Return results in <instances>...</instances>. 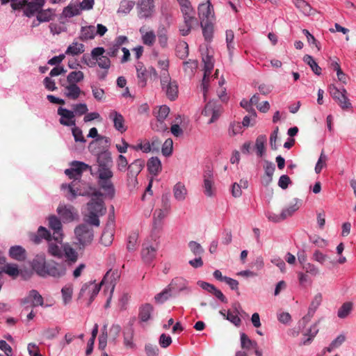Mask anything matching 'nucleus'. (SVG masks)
I'll list each match as a JSON object with an SVG mask.
<instances>
[{
    "mask_svg": "<svg viewBox=\"0 0 356 356\" xmlns=\"http://www.w3.org/2000/svg\"><path fill=\"white\" fill-rule=\"evenodd\" d=\"M118 277V273L109 270L106 272L99 284L93 282L83 284L81 289V294L83 295L85 293H88L90 296L89 304H90L99 293L102 286H104L107 290H111V293H113Z\"/></svg>",
    "mask_w": 356,
    "mask_h": 356,
    "instance_id": "f257e3e1",
    "label": "nucleus"
},
{
    "mask_svg": "<svg viewBox=\"0 0 356 356\" xmlns=\"http://www.w3.org/2000/svg\"><path fill=\"white\" fill-rule=\"evenodd\" d=\"M91 196V200L87 204L88 211L87 222L91 225L98 227L99 225V216L105 214L106 209L103 200L102 193L97 191Z\"/></svg>",
    "mask_w": 356,
    "mask_h": 356,
    "instance_id": "f03ea898",
    "label": "nucleus"
},
{
    "mask_svg": "<svg viewBox=\"0 0 356 356\" xmlns=\"http://www.w3.org/2000/svg\"><path fill=\"white\" fill-rule=\"evenodd\" d=\"M172 207L169 195L163 194L161 198V206L156 209L152 214V229L158 232L162 229L164 220L171 213Z\"/></svg>",
    "mask_w": 356,
    "mask_h": 356,
    "instance_id": "7ed1b4c3",
    "label": "nucleus"
},
{
    "mask_svg": "<svg viewBox=\"0 0 356 356\" xmlns=\"http://www.w3.org/2000/svg\"><path fill=\"white\" fill-rule=\"evenodd\" d=\"M61 189L68 191L69 195H67V198L70 201H72L77 196H90L93 194V192L95 193L97 191L95 188L81 180H73L69 184H63L61 185Z\"/></svg>",
    "mask_w": 356,
    "mask_h": 356,
    "instance_id": "20e7f679",
    "label": "nucleus"
},
{
    "mask_svg": "<svg viewBox=\"0 0 356 356\" xmlns=\"http://www.w3.org/2000/svg\"><path fill=\"white\" fill-rule=\"evenodd\" d=\"M106 50L102 47H95L91 50L90 56L95 60L96 65H97L101 71L97 72L99 80L104 81L106 79L108 70L111 66V61L107 56H104Z\"/></svg>",
    "mask_w": 356,
    "mask_h": 356,
    "instance_id": "39448f33",
    "label": "nucleus"
},
{
    "mask_svg": "<svg viewBox=\"0 0 356 356\" xmlns=\"http://www.w3.org/2000/svg\"><path fill=\"white\" fill-rule=\"evenodd\" d=\"M160 84L161 90L171 101L175 100L178 97L179 86L177 81L172 80L169 73L160 75Z\"/></svg>",
    "mask_w": 356,
    "mask_h": 356,
    "instance_id": "423d86ee",
    "label": "nucleus"
},
{
    "mask_svg": "<svg viewBox=\"0 0 356 356\" xmlns=\"http://www.w3.org/2000/svg\"><path fill=\"white\" fill-rule=\"evenodd\" d=\"M90 225V224H81L74 229V234L80 248H83L90 245L93 240L94 232Z\"/></svg>",
    "mask_w": 356,
    "mask_h": 356,
    "instance_id": "0eeeda50",
    "label": "nucleus"
},
{
    "mask_svg": "<svg viewBox=\"0 0 356 356\" xmlns=\"http://www.w3.org/2000/svg\"><path fill=\"white\" fill-rule=\"evenodd\" d=\"M181 10L184 24L180 26L179 31L181 35L186 36L189 34L193 24L197 22V19L195 17V10L191 3H189V5L184 4V6L181 7Z\"/></svg>",
    "mask_w": 356,
    "mask_h": 356,
    "instance_id": "6e6552de",
    "label": "nucleus"
},
{
    "mask_svg": "<svg viewBox=\"0 0 356 356\" xmlns=\"http://www.w3.org/2000/svg\"><path fill=\"white\" fill-rule=\"evenodd\" d=\"M138 17L140 19H147L153 17L156 10L154 0H138L136 3Z\"/></svg>",
    "mask_w": 356,
    "mask_h": 356,
    "instance_id": "1a4fd4ad",
    "label": "nucleus"
},
{
    "mask_svg": "<svg viewBox=\"0 0 356 356\" xmlns=\"http://www.w3.org/2000/svg\"><path fill=\"white\" fill-rule=\"evenodd\" d=\"M329 92L332 97L337 102L342 109H348L353 107L347 97V91L344 88L339 89L336 86L332 84L329 86Z\"/></svg>",
    "mask_w": 356,
    "mask_h": 356,
    "instance_id": "9d476101",
    "label": "nucleus"
},
{
    "mask_svg": "<svg viewBox=\"0 0 356 356\" xmlns=\"http://www.w3.org/2000/svg\"><path fill=\"white\" fill-rule=\"evenodd\" d=\"M168 286L173 296H177L181 293L188 295L192 292V287L189 286V282L183 277L173 278Z\"/></svg>",
    "mask_w": 356,
    "mask_h": 356,
    "instance_id": "9b49d317",
    "label": "nucleus"
},
{
    "mask_svg": "<svg viewBox=\"0 0 356 356\" xmlns=\"http://www.w3.org/2000/svg\"><path fill=\"white\" fill-rule=\"evenodd\" d=\"M66 266V263L63 261H48L47 268L45 272V277L50 276L54 278H60L65 276L67 273Z\"/></svg>",
    "mask_w": 356,
    "mask_h": 356,
    "instance_id": "f8f14e48",
    "label": "nucleus"
},
{
    "mask_svg": "<svg viewBox=\"0 0 356 356\" xmlns=\"http://www.w3.org/2000/svg\"><path fill=\"white\" fill-rule=\"evenodd\" d=\"M145 166V161L137 159L131 163L127 169V181L129 184L135 186L137 184V176Z\"/></svg>",
    "mask_w": 356,
    "mask_h": 356,
    "instance_id": "ddd939ff",
    "label": "nucleus"
},
{
    "mask_svg": "<svg viewBox=\"0 0 356 356\" xmlns=\"http://www.w3.org/2000/svg\"><path fill=\"white\" fill-rule=\"evenodd\" d=\"M203 62H204V76L201 84L202 90L203 91V95L204 97H206V93L208 91L209 89V76L211 74V72L213 69V58L209 55H207L206 57L203 58Z\"/></svg>",
    "mask_w": 356,
    "mask_h": 356,
    "instance_id": "4468645a",
    "label": "nucleus"
},
{
    "mask_svg": "<svg viewBox=\"0 0 356 356\" xmlns=\"http://www.w3.org/2000/svg\"><path fill=\"white\" fill-rule=\"evenodd\" d=\"M322 300L323 296L321 293H318L314 296L308 308L307 314L302 317L299 323L300 324H302V326H305L311 321L317 309L321 305Z\"/></svg>",
    "mask_w": 356,
    "mask_h": 356,
    "instance_id": "2eb2a0df",
    "label": "nucleus"
},
{
    "mask_svg": "<svg viewBox=\"0 0 356 356\" xmlns=\"http://www.w3.org/2000/svg\"><path fill=\"white\" fill-rule=\"evenodd\" d=\"M49 227L53 231L51 234L54 241L58 243L63 241V234L62 229V224L60 219L56 216H50L48 218Z\"/></svg>",
    "mask_w": 356,
    "mask_h": 356,
    "instance_id": "dca6fc26",
    "label": "nucleus"
},
{
    "mask_svg": "<svg viewBox=\"0 0 356 356\" xmlns=\"http://www.w3.org/2000/svg\"><path fill=\"white\" fill-rule=\"evenodd\" d=\"M57 213L64 222H71L78 217V213L72 205L59 204L57 208Z\"/></svg>",
    "mask_w": 356,
    "mask_h": 356,
    "instance_id": "f3484780",
    "label": "nucleus"
},
{
    "mask_svg": "<svg viewBox=\"0 0 356 356\" xmlns=\"http://www.w3.org/2000/svg\"><path fill=\"white\" fill-rule=\"evenodd\" d=\"M57 113L60 116L59 120L60 124L66 127H72L76 124L74 112L60 106L57 110Z\"/></svg>",
    "mask_w": 356,
    "mask_h": 356,
    "instance_id": "a211bd4d",
    "label": "nucleus"
},
{
    "mask_svg": "<svg viewBox=\"0 0 356 356\" xmlns=\"http://www.w3.org/2000/svg\"><path fill=\"white\" fill-rule=\"evenodd\" d=\"M22 1L25 2L24 15L28 17H33L35 13L38 14L45 3V0H33L32 1L22 0Z\"/></svg>",
    "mask_w": 356,
    "mask_h": 356,
    "instance_id": "6ab92c4d",
    "label": "nucleus"
},
{
    "mask_svg": "<svg viewBox=\"0 0 356 356\" xmlns=\"http://www.w3.org/2000/svg\"><path fill=\"white\" fill-rule=\"evenodd\" d=\"M47 265L48 262H47L45 256L43 254L36 255L31 262L33 270L42 277H45Z\"/></svg>",
    "mask_w": 356,
    "mask_h": 356,
    "instance_id": "aec40b11",
    "label": "nucleus"
},
{
    "mask_svg": "<svg viewBox=\"0 0 356 356\" xmlns=\"http://www.w3.org/2000/svg\"><path fill=\"white\" fill-rule=\"evenodd\" d=\"M202 115L204 116H211L208 121V124H212L215 122L220 117V107L216 104V103L209 102L202 111Z\"/></svg>",
    "mask_w": 356,
    "mask_h": 356,
    "instance_id": "412c9836",
    "label": "nucleus"
},
{
    "mask_svg": "<svg viewBox=\"0 0 356 356\" xmlns=\"http://www.w3.org/2000/svg\"><path fill=\"white\" fill-rule=\"evenodd\" d=\"M21 303L24 305L31 303V306L33 307L38 306H44L43 297L39 293V292L37 290L35 289L31 290L29 292L27 296L21 300Z\"/></svg>",
    "mask_w": 356,
    "mask_h": 356,
    "instance_id": "4be33fe9",
    "label": "nucleus"
},
{
    "mask_svg": "<svg viewBox=\"0 0 356 356\" xmlns=\"http://www.w3.org/2000/svg\"><path fill=\"white\" fill-rule=\"evenodd\" d=\"M158 247L144 243L141 250V257L145 264H150L156 257Z\"/></svg>",
    "mask_w": 356,
    "mask_h": 356,
    "instance_id": "5701e85b",
    "label": "nucleus"
},
{
    "mask_svg": "<svg viewBox=\"0 0 356 356\" xmlns=\"http://www.w3.org/2000/svg\"><path fill=\"white\" fill-rule=\"evenodd\" d=\"M109 119L113 122L114 128L120 133L127 131V127L124 124V118L119 112L112 110L108 115Z\"/></svg>",
    "mask_w": 356,
    "mask_h": 356,
    "instance_id": "b1692460",
    "label": "nucleus"
},
{
    "mask_svg": "<svg viewBox=\"0 0 356 356\" xmlns=\"http://www.w3.org/2000/svg\"><path fill=\"white\" fill-rule=\"evenodd\" d=\"M170 113V108L166 105L161 106L155 113L156 120L160 123L159 128H154L156 131H164L168 129L167 125L164 123L165 120Z\"/></svg>",
    "mask_w": 356,
    "mask_h": 356,
    "instance_id": "393cba45",
    "label": "nucleus"
},
{
    "mask_svg": "<svg viewBox=\"0 0 356 356\" xmlns=\"http://www.w3.org/2000/svg\"><path fill=\"white\" fill-rule=\"evenodd\" d=\"M198 15L200 22L212 21L213 14L212 13V6L209 0L207 3H200L198 6Z\"/></svg>",
    "mask_w": 356,
    "mask_h": 356,
    "instance_id": "a878e982",
    "label": "nucleus"
},
{
    "mask_svg": "<svg viewBox=\"0 0 356 356\" xmlns=\"http://www.w3.org/2000/svg\"><path fill=\"white\" fill-rule=\"evenodd\" d=\"M97 184L101 190L103 191V196L112 199L115 195V187L111 179H97Z\"/></svg>",
    "mask_w": 356,
    "mask_h": 356,
    "instance_id": "bb28decb",
    "label": "nucleus"
},
{
    "mask_svg": "<svg viewBox=\"0 0 356 356\" xmlns=\"http://www.w3.org/2000/svg\"><path fill=\"white\" fill-rule=\"evenodd\" d=\"M114 224L113 221L109 222L107 223L106 227L104 228L101 238L100 242L104 246H109L112 244L113 241L114 236Z\"/></svg>",
    "mask_w": 356,
    "mask_h": 356,
    "instance_id": "cd10ccee",
    "label": "nucleus"
},
{
    "mask_svg": "<svg viewBox=\"0 0 356 356\" xmlns=\"http://www.w3.org/2000/svg\"><path fill=\"white\" fill-rule=\"evenodd\" d=\"M63 248V254L65 257V261L64 262L66 263V266H72L78 259V252L68 243H65L62 245Z\"/></svg>",
    "mask_w": 356,
    "mask_h": 356,
    "instance_id": "c85d7f7f",
    "label": "nucleus"
},
{
    "mask_svg": "<svg viewBox=\"0 0 356 356\" xmlns=\"http://www.w3.org/2000/svg\"><path fill=\"white\" fill-rule=\"evenodd\" d=\"M204 193L207 197H212L214 195V179L213 172L211 170H207L204 174Z\"/></svg>",
    "mask_w": 356,
    "mask_h": 356,
    "instance_id": "c756f323",
    "label": "nucleus"
},
{
    "mask_svg": "<svg viewBox=\"0 0 356 356\" xmlns=\"http://www.w3.org/2000/svg\"><path fill=\"white\" fill-rule=\"evenodd\" d=\"M172 193L175 200L177 202H184L188 197V190L181 181H178L174 185Z\"/></svg>",
    "mask_w": 356,
    "mask_h": 356,
    "instance_id": "7c9ffc66",
    "label": "nucleus"
},
{
    "mask_svg": "<svg viewBox=\"0 0 356 356\" xmlns=\"http://www.w3.org/2000/svg\"><path fill=\"white\" fill-rule=\"evenodd\" d=\"M51 236L50 232L47 228L40 226L37 233L31 234L30 238L35 244H39L42 239H45L47 241H49Z\"/></svg>",
    "mask_w": 356,
    "mask_h": 356,
    "instance_id": "2f4dec72",
    "label": "nucleus"
},
{
    "mask_svg": "<svg viewBox=\"0 0 356 356\" xmlns=\"http://www.w3.org/2000/svg\"><path fill=\"white\" fill-rule=\"evenodd\" d=\"M136 75L138 81V86L144 88L147 86V70L141 62H138L136 65Z\"/></svg>",
    "mask_w": 356,
    "mask_h": 356,
    "instance_id": "473e14b6",
    "label": "nucleus"
},
{
    "mask_svg": "<svg viewBox=\"0 0 356 356\" xmlns=\"http://www.w3.org/2000/svg\"><path fill=\"white\" fill-rule=\"evenodd\" d=\"M48 242V253L56 258L61 259L63 257V248L60 247L59 245L61 244L62 242L58 243L54 240L52 236H51V239L47 241Z\"/></svg>",
    "mask_w": 356,
    "mask_h": 356,
    "instance_id": "72a5a7b5",
    "label": "nucleus"
},
{
    "mask_svg": "<svg viewBox=\"0 0 356 356\" xmlns=\"http://www.w3.org/2000/svg\"><path fill=\"white\" fill-rule=\"evenodd\" d=\"M81 92V90L77 84L68 83L64 86V95L70 99H77Z\"/></svg>",
    "mask_w": 356,
    "mask_h": 356,
    "instance_id": "f704fd0d",
    "label": "nucleus"
},
{
    "mask_svg": "<svg viewBox=\"0 0 356 356\" xmlns=\"http://www.w3.org/2000/svg\"><path fill=\"white\" fill-rule=\"evenodd\" d=\"M134 330L131 326L126 328L123 332V344L129 349H135L136 345L134 341Z\"/></svg>",
    "mask_w": 356,
    "mask_h": 356,
    "instance_id": "c9c22d12",
    "label": "nucleus"
},
{
    "mask_svg": "<svg viewBox=\"0 0 356 356\" xmlns=\"http://www.w3.org/2000/svg\"><path fill=\"white\" fill-rule=\"evenodd\" d=\"M97 162L98 168L112 167L113 160L111 152L106 150L99 153L97 157Z\"/></svg>",
    "mask_w": 356,
    "mask_h": 356,
    "instance_id": "e433bc0d",
    "label": "nucleus"
},
{
    "mask_svg": "<svg viewBox=\"0 0 356 356\" xmlns=\"http://www.w3.org/2000/svg\"><path fill=\"white\" fill-rule=\"evenodd\" d=\"M96 36V29L95 26L90 25L82 26L80 31L79 39L81 41L92 40Z\"/></svg>",
    "mask_w": 356,
    "mask_h": 356,
    "instance_id": "4c0bfd02",
    "label": "nucleus"
},
{
    "mask_svg": "<svg viewBox=\"0 0 356 356\" xmlns=\"http://www.w3.org/2000/svg\"><path fill=\"white\" fill-rule=\"evenodd\" d=\"M147 165L149 172L153 175H157L162 169L161 160L156 156L151 157Z\"/></svg>",
    "mask_w": 356,
    "mask_h": 356,
    "instance_id": "58836bf2",
    "label": "nucleus"
},
{
    "mask_svg": "<svg viewBox=\"0 0 356 356\" xmlns=\"http://www.w3.org/2000/svg\"><path fill=\"white\" fill-rule=\"evenodd\" d=\"M9 255L15 260L23 261L26 258V250L20 245H14L10 248Z\"/></svg>",
    "mask_w": 356,
    "mask_h": 356,
    "instance_id": "ea45409f",
    "label": "nucleus"
},
{
    "mask_svg": "<svg viewBox=\"0 0 356 356\" xmlns=\"http://www.w3.org/2000/svg\"><path fill=\"white\" fill-rule=\"evenodd\" d=\"M89 169L92 171V167L84 162L74 161L71 163V168L67 169V172H77L80 176L83 171Z\"/></svg>",
    "mask_w": 356,
    "mask_h": 356,
    "instance_id": "a19ab883",
    "label": "nucleus"
},
{
    "mask_svg": "<svg viewBox=\"0 0 356 356\" xmlns=\"http://www.w3.org/2000/svg\"><path fill=\"white\" fill-rule=\"evenodd\" d=\"M142 35V41L145 45L152 47L156 41V35L154 31H144L143 28L139 30Z\"/></svg>",
    "mask_w": 356,
    "mask_h": 356,
    "instance_id": "79ce46f5",
    "label": "nucleus"
},
{
    "mask_svg": "<svg viewBox=\"0 0 356 356\" xmlns=\"http://www.w3.org/2000/svg\"><path fill=\"white\" fill-rule=\"evenodd\" d=\"M266 136L265 135H259L256 138L254 148L256 154L259 157H262L266 152L265 144L266 143Z\"/></svg>",
    "mask_w": 356,
    "mask_h": 356,
    "instance_id": "37998d69",
    "label": "nucleus"
},
{
    "mask_svg": "<svg viewBox=\"0 0 356 356\" xmlns=\"http://www.w3.org/2000/svg\"><path fill=\"white\" fill-rule=\"evenodd\" d=\"M85 51V46L82 43H79L77 42H73L71 44L68 46L65 51L66 55L71 56H77Z\"/></svg>",
    "mask_w": 356,
    "mask_h": 356,
    "instance_id": "c03bdc74",
    "label": "nucleus"
},
{
    "mask_svg": "<svg viewBox=\"0 0 356 356\" xmlns=\"http://www.w3.org/2000/svg\"><path fill=\"white\" fill-rule=\"evenodd\" d=\"M203 36L207 41H210L213 38V25L212 21L200 22Z\"/></svg>",
    "mask_w": 356,
    "mask_h": 356,
    "instance_id": "a18cd8bd",
    "label": "nucleus"
},
{
    "mask_svg": "<svg viewBox=\"0 0 356 356\" xmlns=\"http://www.w3.org/2000/svg\"><path fill=\"white\" fill-rule=\"evenodd\" d=\"M153 307L150 304H145L140 308L139 319L143 322H146L150 319Z\"/></svg>",
    "mask_w": 356,
    "mask_h": 356,
    "instance_id": "49530a36",
    "label": "nucleus"
},
{
    "mask_svg": "<svg viewBox=\"0 0 356 356\" xmlns=\"http://www.w3.org/2000/svg\"><path fill=\"white\" fill-rule=\"evenodd\" d=\"M303 60L305 63H307L310 67V68L312 69V70L313 71V72L315 74L318 75V76L321 74V72H322L321 67H319L318 63L315 61V60L314 59V58L312 56L305 55L303 58Z\"/></svg>",
    "mask_w": 356,
    "mask_h": 356,
    "instance_id": "de8ad7c7",
    "label": "nucleus"
},
{
    "mask_svg": "<svg viewBox=\"0 0 356 356\" xmlns=\"http://www.w3.org/2000/svg\"><path fill=\"white\" fill-rule=\"evenodd\" d=\"M293 2L296 7L305 15H310L312 14V7L306 1L293 0Z\"/></svg>",
    "mask_w": 356,
    "mask_h": 356,
    "instance_id": "09e8293b",
    "label": "nucleus"
},
{
    "mask_svg": "<svg viewBox=\"0 0 356 356\" xmlns=\"http://www.w3.org/2000/svg\"><path fill=\"white\" fill-rule=\"evenodd\" d=\"M294 203L289 204L282 211V217L285 219L291 216L300 208V204L297 199L294 200Z\"/></svg>",
    "mask_w": 356,
    "mask_h": 356,
    "instance_id": "8fccbe9b",
    "label": "nucleus"
},
{
    "mask_svg": "<svg viewBox=\"0 0 356 356\" xmlns=\"http://www.w3.org/2000/svg\"><path fill=\"white\" fill-rule=\"evenodd\" d=\"M84 79V74L82 71H72L70 72L67 76L68 83L76 84Z\"/></svg>",
    "mask_w": 356,
    "mask_h": 356,
    "instance_id": "3c124183",
    "label": "nucleus"
},
{
    "mask_svg": "<svg viewBox=\"0 0 356 356\" xmlns=\"http://www.w3.org/2000/svg\"><path fill=\"white\" fill-rule=\"evenodd\" d=\"M54 10L51 9L42 10V8L39 10L37 15V19L39 22H46L51 20L54 16Z\"/></svg>",
    "mask_w": 356,
    "mask_h": 356,
    "instance_id": "603ef678",
    "label": "nucleus"
},
{
    "mask_svg": "<svg viewBox=\"0 0 356 356\" xmlns=\"http://www.w3.org/2000/svg\"><path fill=\"white\" fill-rule=\"evenodd\" d=\"M168 31L166 28L161 25L159 26L158 31H157V37L159 43L162 47H165L168 44V35H167Z\"/></svg>",
    "mask_w": 356,
    "mask_h": 356,
    "instance_id": "864d4df0",
    "label": "nucleus"
},
{
    "mask_svg": "<svg viewBox=\"0 0 356 356\" xmlns=\"http://www.w3.org/2000/svg\"><path fill=\"white\" fill-rule=\"evenodd\" d=\"M172 296H173V293L169 286H167L161 292L155 296L154 300L156 302L162 304Z\"/></svg>",
    "mask_w": 356,
    "mask_h": 356,
    "instance_id": "5fc2aeb1",
    "label": "nucleus"
},
{
    "mask_svg": "<svg viewBox=\"0 0 356 356\" xmlns=\"http://www.w3.org/2000/svg\"><path fill=\"white\" fill-rule=\"evenodd\" d=\"M176 54L179 58H186L188 56V45L187 42H179L176 47Z\"/></svg>",
    "mask_w": 356,
    "mask_h": 356,
    "instance_id": "6e6d98bb",
    "label": "nucleus"
},
{
    "mask_svg": "<svg viewBox=\"0 0 356 356\" xmlns=\"http://www.w3.org/2000/svg\"><path fill=\"white\" fill-rule=\"evenodd\" d=\"M97 179H112L113 177L111 167H104L97 168Z\"/></svg>",
    "mask_w": 356,
    "mask_h": 356,
    "instance_id": "4d7b16f0",
    "label": "nucleus"
},
{
    "mask_svg": "<svg viewBox=\"0 0 356 356\" xmlns=\"http://www.w3.org/2000/svg\"><path fill=\"white\" fill-rule=\"evenodd\" d=\"M81 11L79 5H70L63 10V13L66 17H72L79 15Z\"/></svg>",
    "mask_w": 356,
    "mask_h": 356,
    "instance_id": "13d9d810",
    "label": "nucleus"
},
{
    "mask_svg": "<svg viewBox=\"0 0 356 356\" xmlns=\"http://www.w3.org/2000/svg\"><path fill=\"white\" fill-rule=\"evenodd\" d=\"M131 148L135 151L140 150L143 153H149L152 150V148L150 145V142L147 140L140 141L136 145H131Z\"/></svg>",
    "mask_w": 356,
    "mask_h": 356,
    "instance_id": "bf43d9fd",
    "label": "nucleus"
},
{
    "mask_svg": "<svg viewBox=\"0 0 356 356\" xmlns=\"http://www.w3.org/2000/svg\"><path fill=\"white\" fill-rule=\"evenodd\" d=\"M134 5L135 2L134 1L122 0L120 3L118 12L128 14L133 9Z\"/></svg>",
    "mask_w": 356,
    "mask_h": 356,
    "instance_id": "052dcab7",
    "label": "nucleus"
},
{
    "mask_svg": "<svg viewBox=\"0 0 356 356\" xmlns=\"http://www.w3.org/2000/svg\"><path fill=\"white\" fill-rule=\"evenodd\" d=\"M318 332V329L317 328V324L315 323L309 327L307 332L305 334V336H308V337L302 342V344L307 345L310 343Z\"/></svg>",
    "mask_w": 356,
    "mask_h": 356,
    "instance_id": "680f3d73",
    "label": "nucleus"
},
{
    "mask_svg": "<svg viewBox=\"0 0 356 356\" xmlns=\"http://www.w3.org/2000/svg\"><path fill=\"white\" fill-rule=\"evenodd\" d=\"M241 347L245 349L257 347V342L251 340L245 333L241 334Z\"/></svg>",
    "mask_w": 356,
    "mask_h": 356,
    "instance_id": "e2e57ef3",
    "label": "nucleus"
},
{
    "mask_svg": "<svg viewBox=\"0 0 356 356\" xmlns=\"http://www.w3.org/2000/svg\"><path fill=\"white\" fill-rule=\"evenodd\" d=\"M188 245L191 252L195 257L201 256L204 252V250L202 248V246L196 241H191L188 243Z\"/></svg>",
    "mask_w": 356,
    "mask_h": 356,
    "instance_id": "0e129e2a",
    "label": "nucleus"
},
{
    "mask_svg": "<svg viewBox=\"0 0 356 356\" xmlns=\"http://www.w3.org/2000/svg\"><path fill=\"white\" fill-rule=\"evenodd\" d=\"M353 304L351 302H347L342 305V306L339 309L337 312V316L340 318H344L348 316L350 312L352 310Z\"/></svg>",
    "mask_w": 356,
    "mask_h": 356,
    "instance_id": "69168bd1",
    "label": "nucleus"
},
{
    "mask_svg": "<svg viewBox=\"0 0 356 356\" xmlns=\"http://www.w3.org/2000/svg\"><path fill=\"white\" fill-rule=\"evenodd\" d=\"M73 289L70 286H65L61 289V294L64 305L68 304L72 297Z\"/></svg>",
    "mask_w": 356,
    "mask_h": 356,
    "instance_id": "338daca9",
    "label": "nucleus"
},
{
    "mask_svg": "<svg viewBox=\"0 0 356 356\" xmlns=\"http://www.w3.org/2000/svg\"><path fill=\"white\" fill-rule=\"evenodd\" d=\"M116 165L117 169L120 172H125L129 166L127 158L122 154H120L117 158Z\"/></svg>",
    "mask_w": 356,
    "mask_h": 356,
    "instance_id": "774afa93",
    "label": "nucleus"
}]
</instances>
